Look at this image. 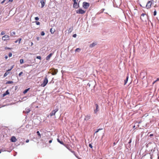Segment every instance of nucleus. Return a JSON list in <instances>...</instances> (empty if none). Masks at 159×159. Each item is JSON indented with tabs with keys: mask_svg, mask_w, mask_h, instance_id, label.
<instances>
[{
	"mask_svg": "<svg viewBox=\"0 0 159 159\" xmlns=\"http://www.w3.org/2000/svg\"><path fill=\"white\" fill-rule=\"evenodd\" d=\"M153 0H150V1H148L146 5V7L147 9H149L151 7L153 3Z\"/></svg>",
	"mask_w": 159,
	"mask_h": 159,
	"instance_id": "f257e3e1",
	"label": "nucleus"
},
{
	"mask_svg": "<svg viewBox=\"0 0 159 159\" xmlns=\"http://www.w3.org/2000/svg\"><path fill=\"white\" fill-rule=\"evenodd\" d=\"M48 82V80L47 78V76H46L45 77L44 79V80L43 83L41 84V86L42 87H44L47 85Z\"/></svg>",
	"mask_w": 159,
	"mask_h": 159,
	"instance_id": "f03ea898",
	"label": "nucleus"
},
{
	"mask_svg": "<svg viewBox=\"0 0 159 159\" xmlns=\"http://www.w3.org/2000/svg\"><path fill=\"white\" fill-rule=\"evenodd\" d=\"M86 10H84L81 8H80L77 10L76 11V13L78 14H84L86 12Z\"/></svg>",
	"mask_w": 159,
	"mask_h": 159,
	"instance_id": "7ed1b4c3",
	"label": "nucleus"
},
{
	"mask_svg": "<svg viewBox=\"0 0 159 159\" xmlns=\"http://www.w3.org/2000/svg\"><path fill=\"white\" fill-rule=\"evenodd\" d=\"M89 3L88 2H84L83 3L82 6L85 9H87L89 7Z\"/></svg>",
	"mask_w": 159,
	"mask_h": 159,
	"instance_id": "20e7f679",
	"label": "nucleus"
},
{
	"mask_svg": "<svg viewBox=\"0 0 159 159\" xmlns=\"http://www.w3.org/2000/svg\"><path fill=\"white\" fill-rule=\"evenodd\" d=\"M10 39V37L7 35H5L2 38V39L3 41H6L7 40H9Z\"/></svg>",
	"mask_w": 159,
	"mask_h": 159,
	"instance_id": "39448f33",
	"label": "nucleus"
},
{
	"mask_svg": "<svg viewBox=\"0 0 159 159\" xmlns=\"http://www.w3.org/2000/svg\"><path fill=\"white\" fill-rule=\"evenodd\" d=\"M58 108L55 109L52 111L51 113H50L49 115L51 116L55 115L56 113L58 111Z\"/></svg>",
	"mask_w": 159,
	"mask_h": 159,
	"instance_id": "423d86ee",
	"label": "nucleus"
},
{
	"mask_svg": "<svg viewBox=\"0 0 159 159\" xmlns=\"http://www.w3.org/2000/svg\"><path fill=\"white\" fill-rule=\"evenodd\" d=\"M52 73V75H56L58 72V70L57 69H55L54 68H52L51 69Z\"/></svg>",
	"mask_w": 159,
	"mask_h": 159,
	"instance_id": "0eeeda50",
	"label": "nucleus"
},
{
	"mask_svg": "<svg viewBox=\"0 0 159 159\" xmlns=\"http://www.w3.org/2000/svg\"><path fill=\"white\" fill-rule=\"evenodd\" d=\"M146 15V14L143 13L141 14V16L140 17V19L142 21H144L146 20V17H144V16Z\"/></svg>",
	"mask_w": 159,
	"mask_h": 159,
	"instance_id": "6e6552de",
	"label": "nucleus"
},
{
	"mask_svg": "<svg viewBox=\"0 0 159 159\" xmlns=\"http://www.w3.org/2000/svg\"><path fill=\"white\" fill-rule=\"evenodd\" d=\"M95 106L96 107V108L94 110V112L95 114H96L97 112L99 111V106L97 104H95Z\"/></svg>",
	"mask_w": 159,
	"mask_h": 159,
	"instance_id": "1a4fd4ad",
	"label": "nucleus"
},
{
	"mask_svg": "<svg viewBox=\"0 0 159 159\" xmlns=\"http://www.w3.org/2000/svg\"><path fill=\"white\" fill-rule=\"evenodd\" d=\"M79 7V4L77 2H74L73 7L75 8H78Z\"/></svg>",
	"mask_w": 159,
	"mask_h": 159,
	"instance_id": "9d476101",
	"label": "nucleus"
},
{
	"mask_svg": "<svg viewBox=\"0 0 159 159\" xmlns=\"http://www.w3.org/2000/svg\"><path fill=\"white\" fill-rule=\"evenodd\" d=\"M11 141L12 142H15L17 141V139L15 136H13L11 138Z\"/></svg>",
	"mask_w": 159,
	"mask_h": 159,
	"instance_id": "9b49d317",
	"label": "nucleus"
},
{
	"mask_svg": "<svg viewBox=\"0 0 159 159\" xmlns=\"http://www.w3.org/2000/svg\"><path fill=\"white\" fill-rule=\"evenodd\" d=\"M90 118L91 116L90 115H87L85 116L84 120H88L90 119Z\"/></svg>",
	"mask_w": 159,
	"mask_h": 159,
	"instance_id": "f8f14e48",
	"label": "nucleus"
},
{
	"mask_svg": "<svg viewBox=\"0 0 159 159\" xmlns=\"http://www.w3.org/2000/svg\"><path fill=\"white\" fill-rule=\"evenodd\" d=\"M40 3L41 4V7L43 8L44 7L45 5V2L43 0H41L40 1Z\"/></svg>",
	"mask_w": 159,
	"mask_h": 159,
	"instance_id": "ddd939ff",
	"label": "nucleus"
},
{
	"mask_svg": "<svg viewBox=\"0 0 159 159\" xmlns=\"http://www.w3.org/2000/svg\"><path fill=\"white\" fill-rule=\"evenodd\" d=\"M57 141L59 143H60V144H62L63 145L65 146H66V145L64 143H63V142L62 141H61L59 139H57Z\"/></svg>",
	"mask_w": 159,
	"mask_h": 159,
	"instance_id": "4468645a",
	"label": "nucleus"
},
{
	"mask_svg": "<svg viewBox=\"0 0 159 159\" xmlns=\"http://www.w3.org/2000/svg\"><path fill=\"white\" fill-rule=\"evenodd\" d=\"M52 53H51L48 56H47L46 57V59L47 60L49 59L51 57L52 55Z\"/></svg>",
	"mask_w": 159,
	"mask_h": 159,
	"instance_id": "2eb2a0df",
	"label": "nucleus"
},
{
	"mask_svg": "<svg viewBox=\"0 0 159 159\" xmlns=\"http://www.w3.org/2000/svg\"><path fill=\"white\" fill-rule=\"evenodd\" d=\"M73 27L69 28L68 29V33H70L71 32H72V31H73Z\"/></svg>",
	"mask_w": 159,
	"mask_h": 159,
	"instance_id": "dca6fc26",
	"label": "nucleus"
},
{
	"mask_svg": "<svg viewBox=\"0 0 159 159\" xmlns=\"http://www.w3.org/2000/svg\"><path fill=\"white\" fill-rule=\"evenodd\" d=\"M128 79H129V76L128 75L126 77V80H124V85H125L127 83V81L128 80Z\"/></svg>",
	"mask_w": 159,
	"mask_h": 159,
	"instance_id": "f3484780",
	"label": "nucleus"
},
{
	"mask_svg": "<svg viewBox=\"0 0 159 159\" xmlns=\"http://www.w3.org/2000/svg\"><path fill=\"white\" fill-rule=\"evenodd\" d=\"M96 43H93L90 45V47L93 48L96 45Z\"/></svg>",
	"mask_w": 159,
	"mask_h": 159,
	"instance_id": "a211bd4d",
	"label": "nucleus"
},
{
	"mask_svg": "<svg viewBox=\"0 0 159 159\" xmlns=\"http://www.w3.org/2000/svg\"><path fill=\"white\" fill-rule=\"evenodd\" d=\"M30 111V110L29 108H26L25 109V112L26 113H28Z\"/></svg>",
	"mask_w": 159,
	"mask_h": 159,
	"instance_id": "6ab92c4d",
	"label": "nucleus"
},
{
	"mask_svg": "<svg viewBox=\"0 0 159 159\" xmlns=\"http://www.w3.org/2000/svg\"><path fill=\"white\" fill-rule=\"evenodd\" d=\"M9 93V92H8V90H7L6 91V92L5 93H4L3 94V96H6V95H7V94H8Z\"/></svg>",
	"mask_w": 159,
	"mask_h": 159,
	"instance_id": "aec40b11",
	"label": "nucleus"
},
{
	"mask_svg": "<svg viewBox=\"0 0 159 159\" xmlns=\"http://www.w3.org/2000/svg\"><path fill=\"white\" fill-rule=\"evenodd\" d=\"M30 88H28V89H25L23 92V93L24 94H25L26 93H27V92H28V91L30 89Z\"/></svg>",
	"mask_w": 159,
	"mask_h": 159,
	"instance_id": "412c9836",
	"label": "nucleus"
},
{
	"mask_svg": "<svg viewBox=\"0 0 159 159\" xmlns=\"http://www.w3.org/2000/svg\"><path fill=\"white\" fill-rule=\"evenodd\" d=\"M36 133L39 136V138H41V135L39 131H37L36 132Z\"/></svg>",
	"mask_w": 159,
	"mask_h": 159,
	"instance_id": "4be33fe9",
	"label": "nucleus"
},
{
	"mask_svg": "<svg viewBox=\"0 0 159 159\" xmlns=\"http://www.w3.org/2000/svg\"><path fill=\"white\" fill-rule=\"evenodd\" d=\"M50 31L51 34H53L54 32H55V30H53L52 28H51L50 30Z\"/></svg>",
	"mask_w": 159,
	"mask_h": 159,
	"instance_id": "5701e85b",
	"label": "nucleus"
},
{
	"mask_svg": "<svg viewBox=\"0 0 159 159\" xmlns=\"http://www.w3.org/2000/svg\"><path fill=\"white\" fill-rule=\"evenodd\" d=\"M21 40V38H19L18 40H16L15 42V43H17L19 41V43H20V41Z\"/></svg>",
	"mask_w": 159,
	"mask_h": 159,
	"instance_id": "b1692460",
	"label": "nucleus"
},
{
	"mask_svg": "<svg viewBox=\"0 0 159 159\" xmlns=\"http://www.w3.org/2000/svg\"><path fill=\"white\" fill-rule=\"evenodd\" d=\"M81 49L79 48H77L75 50V52H79L80 51Z\"/></svg>",
	"mask_w": 159,
	"mask_h": 159,
	"instance_id": "393cba45",
	"label": "nucleus"
},
{
	"mask_svg": "<svg viewBox=\"0 0 159 159\" xmlns=\"http://www.w3.org/2000/svg\"><path fill=\"white\" fill-rule=\"evenodd\" d=\"M11 35L12 36H14L15 35L16 33L15 32H12L11 33Z\"/></svg>",
	"mask_w": 159,
	"mask_h": 159,
	"instance_id": "a878e982",
	"label": "nucleus"
},
{
	"mask_svg": "<svg viewBox=\"0 0 159 159\" xmlns=\"http://www.w3.org/2000/svg\"><path fill=\"white\" fill-rule=\"evenodd\" d=\"M20 63L21 64H22L24 62V60L23 59H21L20 61Z\"/></svg>",
	"mask_w": 159,
	"mask_h": 159,
	"instance_id": "bb28decb",
	"label": "nucleus"
},
{
	"mask_svg": "<svg viewBox=\"0 0 159 159\" xmlns=\"http://www.w3.org/2000/svg\"><path fill=\"white\" fill-rule=\"evenodd\" d=\"M41 34L42 36H43L45 34V33L43 31H42L41 33Z\"/></svg>",
	"mask_w": 159,
	"mask_h": 159,
	"instance_id": "cd10ccee",
	"label": "nucleus"
},
{
	"mask_svg": "<svg viewBox=\"0 0 159 159\" xmlns=\"http://www.w3.org/2000/svg\"><path fill=\"white\" fill-rule=\"evenodd\" d=\"M5 34V32L4 31H2L1 33V35H3Z\"/></svg>",
	"mask_w": 159,
	"mask_h": 159,
	"instance_id": "c85d7f7f",
	"label": "nucleus"
},
{
	"mask_svg": "<svg viewBox=\"0 0 159 159\" xmlns=\"http://www.w3.org/2000/svg\"><path fill=\"white\" fill-rule=\"evenodd\" d=\"M89 147H90L91 148H93V146H92V145L91 143H90L89 144Z\"/></svg>",
	"mask_w": 159,
	"mask_h": 159,
	"instance_id": "c756f323",
	"label": "nucleus"
},
{
	"mask_svg": "<svg viewBox=\"0 0 159 159\" xmlns=\"http://www.w3.org/2000/svg\"><path fill=\"white\" fill-rule=\"evenodd\" d=\"M36 58L40 60L41 59V57L40 56H38Z\"/></svg>",
	"mask_w": 159,
	"mask_h": 159,
	"instance_id": "7c9ffc66",
	"label": "nucleus"
},
{
	"mask_svg": "<svg viewBox=\"0 0 159 159\" xmlns=\"http://www.w3.org/2000/svg\"><path fill=\"white\" fill-rule=\"evenodd\" d=\"M36 23L37 25H40V22L38 21H36Z\"/></svg>",
	"mask_w": 159,
	"mask_h": 159,
	"instance_id": "2f4dec72",
	"label": "nucleus"
},
{
	"mask_svg": "<svg viewBox=\"0 0 159 159\" xmlns=\"http://www.w3.org/2000/svg\"><path fill=\"white\" fill-rule=\"evenodd\" d=\"M39 18L38 17H35V19L36 20H39Z\"/></svg>",
	"mask_w": 159,
	"mask_h": 159,
	"instance_id": "473e14b6",
	"label": "nucleus"
},
{
	"mask_svg": "<svg viewBox=\"0 0 159 159\" xmlns=\"http://www.w3.org/2000/svg\"><path fill=\"white\" fill-rule=\"evenodd\" d=\"M12 55V54L11 52L9 53L8 56L9 57H11Z\"/></svg>",
	"mask_w": 159,
	"mask_h": 159,
	"instance_id": "72a5a7b5",
	"label": "nucleus"
},
{
	"mask_svg": "<svg viewBox=\"0 0 159 159\" xmlns=\"http://www.w3.org/2000/svg\"><path fill=\"white\" fill-rule=\"evenodd\" d=\"M7 83H8V84H12V83H13V82L11 81H8L7 82Z\"/></svg>",
	"mask_w": 159,
	"mask_h": 159,
	"instance_id": "f704fd0d",
	"label": "nucleus"
},
{
	"mask_svg": "<svg viewBox=\"0 0 159 159\" xmlns=\"http://www.w3.org/2000/svg\"><path fill=\"white\" fill-rule=\"evenodd\" d=\"M156 14H157V12H156V11L155 10L154 12V16H156Z\"/></svg>",
	"mask_w": 159,
	"mask_h": 159,
	"instance_id": "c9c22d12",
	"label": "nucleus"
},
{
	"mask_svg": "<svg viewBox=\"0 0 159 159\" xmlns=\"http://www.w3.org/2000/svg\"><path fill=\"white\" fill-rule=\"evenodd\" d=\"M13 67V66H12L11 67V69H9V70H7V72L9 71H10L11 70Z\"/></svg>",
	"mask_w": 159,
	"mask_h": 159,
	"instance_id": "e433bc0d",
	"label": "nucleus"
},
{
	"mask_svg": "<svg viewBox=\"0 0 159 159\" xmlns=\"http://www.w3.org/2000/svg\"><path fill=\"white\" fill-rule=\"evenodd\" d=\"M7 74L8 73H7V72H6L4 75V76L6 77V76L7 75Z\"/></svg>",
	"mask_w": 159,
	"mask_h": 159,
	"instance_id": "4c0bfd02",
	"label": "nucleus"
},
{
	"mask_svg": "<svg viewBox=\"0 0 159 159\" xmlns=\"http://www.w3.org/2000/svg\"><path fill=\"white\" fill-rule=\"evenodd\" d=\"M5 49H11V48L7 47H6L5 48Z\"/></svg>",
	"mask_w": 159,
	"mask_h": 159,
	"instance_id": "58836bf2",
	"label": "nucleus"
},
{
	"mask_svg": "<svg viewBox=\"0 0 159 159\" xmlns=\"http://www.w3.org/2000/svg\"><path fill=\"white\" fill-rule=\"evenodd\" d=\"M23 73V72H21L19 74V76H20Z\"/></svg>",
	"mask_w": 159,
	"mask_h": 159,
	"instance_id": "ea45409f",
	"label": "nucleus"
},
{
	"mask_svg": "<svg viewBox=\"0 0 159 159\" xmlns=\"http://www.w3.org/2000/svg\"><path fill=\"white\" fill-rule=\"evenodd\" d=\"M159 80V78H157V79L155 81L154 83H155V82H157V81H158Z\"/></svg>",
	"mask_w": 159,
	"mask_h": 159,
	"instance_id": "a19ab883",
	"label": "nucleus"
},
{
	"mask_svg": "<svg viewBox=\"0 0 159 159\" xmlns=\"http://www.w3.org/2000/svg\"><path fill=\"white\" fill-rule=\"evenodd\" d=\"M76 36V34H75L73 35V37L74 38H75Z\"/></svg>",
	"mask_w": 159,
	"mask_h": 159,
	"instance_id": "79ce46f5",
	"label": "nucleus"
},
{
	"mask_svg": "<svg viewBox=\"0 0 159 159\" xmlns=\"http://www.w3.org/2000/svg\"><path fill=\"white\" fill-rule=\"evenodd\" d=\"M131 141H132V139H130V140H129V142L128 143L129 144L131 142Z\"/></svg>",
	"mask_w": 159,
	"mask_h": 159,
	"instance_id": "37998d69",
	"label": "nucleus"
},
{
	"mask_svg": "<svg viewBox=\"0 0 159 159\" xmlns=\"http://www.w3.org/2000/svg\"><path fill=\"white\" fill-rule=\"evenodd\" d=\"M6 0H3L1 2V4H3V3H4L5 1Z\"/></svg>",
	"mask_w": 159,
	"mask_h": 159,
	"instance_id": "c03bdc74",
	"label": "nucleus"
},
{
	"mask_svg": "<svg viewBox=\"0 0 159 159\" xmlns=\"http://www.w3.org/2000/svg\"><path fill=\"white\" fill-rule=\"evenodd\" d=\"M74 2H77V0H72Z\"/></svg>",
	"mask_w": 159,
	"mask_h": 159,
	"instance_id": "a18cd8bd",
	"label": "nucleus"
},
{
	"mask_svg": "<svg viewBox=\"0 0 159 159\" xmlns=\"http://www.w3.org/2000/svg\"><path fill=\"white\" fill-rule=\"evenodd\" d=\"M153 136V134H151L149 135V136L150 137H152V136Z\"/></svg>",
	"mask_w": 159,
	"mask_h": 159,
	"instance_id": "49530a36",
	"label": "nucleus"
},
{
	"mask_svg": "<svg viewBox=\"0 0 159 159\" xmlns=\"http://www.w3.org/2000/svg\"><path fill=\"white\" fill-rule=\"evenodd\" d=\"M29 139H27L26 141V143H28L29 142Z\"/></svg>",
	"mask_w": 159,
	"mask_h": 159,
	"instance_id": "de8ad7c7",
	"label": "nucleus"
},
{
	"mask_svg": "<svg viewBox=\"0 0 159 159\" xmlns=\"http://www.w3.org/2000/svg\"><path fill=\"white\" fill-rule=\"evenodd\" d=\"M36 39L38 40H39V37H37Z\"/></svg>",
	"mask_w": 159,
	"mask_h": 159,
	"instance_id": "09e8293b",
	"label": "nucleus"
},
{
	"mask_svg": "<svg viewBox=\"0 0 159 159\" xmlns=\"http://www.w3.org/2000/svg\"><path fill=\"white\" fill-rule=\"evenodd\" d=\"M5 58L6 59H7V58H8V57H7V56H6L5 57Z\"/></svg>",
	"mask_w": 159,
	"mask_h": 159,
	"instance_id": "8fccbe9b",
	"label": "nucleus"
},
{
	"mask_svg": "<svg viewBox=\"0 0 159 159\" xmlns=\"http://www.w3.org/2000/svg\"><path fill=\"white\" fill-rule=\"evenodd\" d=\"M52 140H50L49 141V143H51L52 142Z\"/></svg>",
	"mask_w": 159,
	"mask_h": 159,
	"instance_id": "3c124183",
	"label": "nucleus"
},
{
	"mask_svg": "<svg viewBox=\"0 0 159 159\" xmlns=\"http://www.w3.org/2000/svg\"><path fill=\"white\" fill-rule=\"evenodd\" d=\"M13 1V0H9V2H12Z\"/></svg>",
	"mask_w": 159,
	"mask_h": 159,
	"instance_id": "603ef678",
	"label": "nucleus"
},
{
	"mask_svg": "<svg viewBox=\"0 0 159 159\" xmlns=\"http://www.w3.org/2000/svg\"><path fill=\"white\" fill-rule=\"evenodd\" d=\"M100 129H98V130H97V131H96L95 132V133H97L98 132V131H99V130H100Z\"/></svg>",
	"mask_w": 159,
	"mask_h": 159,
	"instance_id": "864d4df0",
	"label": "nucleus"
},
{
	"mask_svg": "<svg viewBox=\"0 0 159 159\" xmlns=\"http://www.w3.org/2000/svg\"><path fill=\"white\" fill-rule=\"evenodd\" d=\"M116 143L115 142H114V143H113V145H116Z\"/></svg>",
	"mask_w": 159,
	"mask_h": 159,
	"instance_id": "5fc2aeb1",
	"label": "nucleus"
},
{
	"mask_svg": "<svg viewBox=\"0 0 159 159\" xmlns=\"http://www.w3.org/2000/svg\"><path fill=\"white\" fill-rule=\"evenodd\" d=\"M71 152L73 153H75V152L74 151H71Z\"/></svg>",
	"mask_w": 159,
	"mask_h": 159,
	"instance_id": "6e6d98bb",
	"label": "nucleus"
},
{
	"mask_svg": "<svg viewBox=\"0 0 159 159\" xmlns=\"http://www.w3.org/2000/svg\"><path fill=\"white\" fill-rule=\"evenodd\" d=\"M33 43H32H32H31V46H32V45H33Z\"/></svg>",
	"mask_w": 159,
	"mask_h": 159,
	"instance_id": "4d7b16f0",
	"label": "nucleus"
},
{
	"mask_svg": "<svg viewBox=\"0 0 159 159\" xmlns=\"http://www.w3.org/2000/svg\"><path fill=\"white\" fill-rule=\"evenodd\" d=\"M158 159H159V156L158 157Z\"/></svg>",
	"mask_w": 159,
	"mask_h": 159,
	"instance_id": "13d9d810",
	"label": "nucleus"
},
{
	"mask_svg": "<svg viewBox=\"0 0 159 159\" xmlns=\"http://www.w3.org/2000/svg\"><path fill=\"white\" fill-rule=\"evenodd\" d=\"M1 153V151H0V153Z\"/></svg>",
	"mask_w": 159,
	"mask_h": 159,
	"instance_id": "bf43d9fd",
	"label": "nucleus"
},
{
	"mask_svg": "<svg viewBox=\"0 0 159 159\" xmlns=\"http://www.w3.org/2000/svg\"><path fill=\"white\" fill-rule=\"evenodd\" d=\"M158 125H159V124H158Z\"/></svg>",
	"mask_w": 159,
	"mask_h": 159,
	"instance_id": "052dcab7",
	"label": "nucleus"
},
{
	"mask_svg": "<svg viewBox=\"0 0 159 159\" xmlns=\"http://www.w3.org/2000/svg\"><path fill=\"white\" fill-rule=\"evenodd\" d=\"M102 159V158H101V159Z\"/></svg>",
	"mask_w": 159,
	"mask_h": 159,
	"instance_id": "680f3d73",
	"label": "nucleus"
}]
</instances>
